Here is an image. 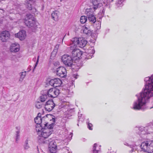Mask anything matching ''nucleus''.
I'll return each mask as SVG.
<instances>
[{
    "label": "nucleus",
    "instance_id": "obj_21",
    "mask_svg": "<svg viewBox=\"0 0 153 153\" xmlns=\"http://www.w3.org/2000/svg\"><path fill=\"white\" fill-rule=\"evenodd\" d=\"M48 144H49V148H52L53 147H56V142L54 140H52L51 139H50L48 141Z\"/></svg>",
    "mask_w": 153,
    "mask_h": 153
},
{
    "label": "nucleus",
    "instance_id": "obj_38",
    "mask_svg": "<svg viewBox=\"0 0 153 153\" xmlns=\"http://www.w3.org/2000/svg\"><path fill=\"white\" fill-rule=\"evenodd\" d=\"M4 12V11L3 9H0V13H1V14H3Z\"/></svg>",
    "mask_w": 153,
    "mask_h": 153
},
{
    "label": "nucleus",
    "instance_id": "obj_42",
    "mask_svg": "<svg viewBox=\"0 0 153 153\" xmlns=\"http://www.w3.org/2000/svg\"><path fill=\"white\" fill-rule=\"evenodd\" d=\"M27 1V3H28V2H30L31 1V0H26Z\"/></svg>",
    "mask_w": 153,
    "mask_h": 153
},
{
    "label": "nucleus",
    "instance_id": "obj_13",
    "mask_svg": "<svg viewBox=\"0 0 153 153\" xmlns=\"http://www.w3.org/2000/svg\"><path fill=\"white\" fill-rule=\"evenodd\" d=\"M62 83V81L59 78H54L51 79L49 82V84L54 87H57L60 86Z\"/></svg>",
    "mask_w": 153,
    "mask_h": 153
},
{
    "label": "nucleus",
    "instance_id": "obj_35",
    "mask_svg": "<svg viewBox=\"0 0 153 153\" xmlns=\"http://www.w3.org/2000/svg\"><path fill=\"white\" fill-rule=\"evenodd\" d=\"M87 125H88V128H89V129L90 130H92V128H91V127L92 126V124L91 123H88V124H87Z\"/></svg>",
    "mask_w": 153,
    "mask_h": 153
},
{
    "label": "nucleus",
    "instance_id": "obj_6",
    "mask_svg": "<svg viewBox=\"0 0 153 153\" xmlns=\"http://www.w3.org/2000/svg\"><path fill=\"white\" fill-rule=\"evenodd\" d=\"M62 60L63 64L65 65L70 67L73 65V59L68 54H65L62 56Z\"/></svg>",
    "mask_w": 153,
    "mask_h": 153
},
{
    "label": "nucleus",
    "instance_id": "obj_8",
    "mask_svg": "<svg viewBox=\"0 0 153 153\" xmlns=\"http://www.w3.org/2000/svg\"><path fill=\"white\" fill-rule=\"evenodd\" d=\"M92 8L87 9L85 12L87 15L88 20L90 22L92 23H94L96 21V18L94 16L93 12L91 10Z\"/></svg>",
    "mask_w": 153,
    "mask_h": 153
},
{
    "label": "nucleus",
    "instance_id": "obj_11",
    "mask_svg": "<svg viewBox=\"0 0 153 153\" xmlns=\"http://www.w3.org/2000/svg\"><path fill=\"white\" fill-rule=\"evenodd\" d=\"M10 36L8 31L6 30L3 31L0 34V39L3 42H6L9 39Z\"/></svg>",
    "mask_w": 153,
    "mask_h": 153
},
{
    "label": "nucleus",
    "instance_id": "obj_26",
    "mask_svg": "<svg viewBox=\"0 0 153 153\" xmlns=\"http://www.w3.org/2000/svg\"><path fill=\"white\" fill-rule=\"evenodd\" d=\"M47 95L46 94H42L40 96V99L41 101L42 102L45 101L47 98Z\"/></svg>",
    "mask_w": 153,
    "mask_h": 153
},
{
    "label": "nucleus",
    "instance_id": "obj_3",
    "mask_svg": "<svg viewBox=\"0 0 153 153\" xmlns=\"http://www.w3.org/2000/svg\"><path fill=\"white\" fill-rule=\"evenodd\" d=\"M25 23L26 25L32 29H35L37 27V22L35 18L30 14L26 15Z\"/></svg>",
    "mask_w": 153,
    "mask_h": 153
},
{
    "label": "nucleus",
    "instance_id": "obj_9",
    "mask_svg": "<svg viewBox=\"0 0 153 153\" xmlns=\"http://www.w3.org/2000/svg\"><path fill=\"white\" fill-rule=\"evenodd\" d=\"M144 128V131H141L140 134L145 135L146 134L152 133L153 132V123H150L148 124L147 126Z\"/></svg>",
    "mask_w": 153,
    "mask_h": 153
},
{
    "label": "nucleus",
    "instance_id": "obj_19",
    "mask_svg": "<svg viewBox=\"0 0 153 153\" xmlns=\"http://www.w3.org/2000/svg\"><path fill=\"white\" fill-rule=\"evenodd\" d=\"M38 142L39 143H48V140H47V138H45L42 136L41 135H38Z\"/></svg>",
    "mask_w": 153,
    "mask_h": 153
},
{
    "label": "nucleus",
    "instance_id": "obj_14",
    "mask_svg": "<svg viewBox=\"0 0 153 153\" xmlns=\"http://www.w3.org/2000/svg\"><path fill=\"white\" fill-rule=\"evenodd\" d=\"M48 120V117L47 116L43 117L42 119V122H41L40 125H39V128H46L49 126V125L50 124H49L47 122V120Z\"/></svg>",
    "mask_w": 153,
    "mask_h": 153
},
{
    "label": "nucleus",
    "instance_id": "obj_23",
    "mask_svg": "<svg viewBox=\"0 0 153 153\" xmlns=\"http://www.w3.org/2000/svg\"><path fill=\"white\" fill-rule=\"evenodd\" d=\"M84 33L86 35H91V31L88 27H85L83 30Z\"/></svg>",
    "mask_w": 153,
    "mask_h": 153
},
{
    "label": "nucleus",
    "instance_id": "obj_27",
    "mask_svg": "<svg viewBox=\"0 0 153 153\" xmlns=\"http://www.w3.org/2000/svg\"><path fill=\"white\" fill-rule=\"evenodd\" d=\"M97 146V144L96 143H95L94 144L93 147V153H98V152L100 151V148H97L96 147Z\"/></svg>",
    "mask_w": 153,
    "mask_h": 153
},
{
    "label": "nucleus",
    "instance_id": "obj_43",
    "mask_svg": "<svg viewBox=\"0 0 153 153\" xmlns=\"http://www.w3.org/2000/svg\"><path fill=\"white\" fill-rule=\"evenodd\" d=\"M16 129L18 130L17 131L19 130V129L18 127H16Z\"/></svg>",
    "mask_w": 153,
    "mask_h": 153
},
{
    "label": "nucleus",
    "instance_id": "obj_47",
    "mask_svg": "<svg viewBox=\"0 0 153 153\" xmlns=\"http://www.w3.org/2000/svg\"><path fill=\"white\" fill-rule=\"evenodd\" d=\"M133 150H134V149H132L131 150L133 151Z\"/></svg>",
    "mask_w": 153,
    "mask_h": 153
},
{
    "label": "nucleus",
    "instance_id": "obj_22",
    "mask_svg": "<svg viewBox=\"0 0 153 153\" xmlns=\"http://www.w3.org/2000/svg\"><path fill=\"white\" fill-rule=\"evenodd\" d=\"M58 12L56 10L53 11L51 14L52 18L56 21L58 19Z\"/></svg>",
    "mask_w": 153,
    "mask_h": 153
},
{
    "label": "nucleus",
    "instance_id": "obj_17",
    "mask_svg": "<svg viewBox=\"0 0 153 153\" xmlns=\"http://www.w3.org/2000/svg\"><path fill=\"white\" fill-rule=\"evenodd\" d=\"M19 50V45L17 43H12L10 47V50L11 52H17Z\"/></svg>",
    "mask_w": 153,
    "mask_h": 153
},
{
    "label": "nucleus",
    "instance_id": "obj_34",
    "mask_svg": "<svg viewBox=\"0 0 153 153\" xmlns=\"http://www.w3.org/2000/svg\"><path fill=\"white\" fill-rule=\"evenodd\" d=\"M26 7L29 10H31L32 9V6L30 2H28L26 4Z\"/></svg>",
    "mask_w": 153,
    "mask_h": 153
},
{
    "label": "nucleus",
    "instance_id": "obj_18",
    "mask_svg": "<svg viewBox=\"0 0 153 153\" xmlns=\"http://www.w3.org/2000/svg\"><path fill=\"white\" fill-rule=\"evenodd\" d=\"M76 46L74 45L71 44L69 47L70 52L71 53L72 56L74 58L76 56V55L77 54V53L76 52V50H79V49H77L76 48Z\"/></svg>",
    "mask_w": 153,
    "mask_h": 153
},
{
    "label": "nucleus",
    "instance_id": "obj_29",
    "mask_svg": "<svg viewBox=\"0 0 153 153\" xmlns=\"http://www.w3.org/2000/svg\"><path fill=\"white\" fill-rule=\"evenodd\" d=\"M35 107L37 108H40L43 106L42 103L39 102H36L35 105Z\"/></svg>",
    "mask_w": 153,
    "mask_h": 153
},
{
    "label": "nucleus",
    "instance_id": "obj_15",
    "mask_svg": "<svg viewBox=\"0 0 153 153\" xmlns=\"http://www.w3.org/2000/svg\"><path fill=\"white\" fill-rule=\"evenodd\" d=\"M101 1L99 0H93L92 3V5H91V7L90 8H92L94 10L97 9L98 7H101L102 5V4L100 2Z\"/></svg>",
    "mask_w": 153,
    "mask_h": 153
},
{
    "label": "nucleus",
    "instance_id": "obj_10",
    "mask_svg": "<svg viewBox=\"0 0 153 153\" xmlns=\"http://www.w3.org/2000/svg\"><path fill=\"white\" fill-rule=\"evenodd\" d=\"M56 74L57 76L61 77H65L66 76V70L63 67H59L56 69Z\"/></svg>",
    "mask_w": 153,
    "mask_h": 153
},
{
    "label": "nucleus",
    "instance_id": "obj_2",
    "mask_svg": "<svg viewBox=\"0 0 153 153\" xmlns=\"http://www.w3.org/2000/svg\"><path fill=\"white\" fill-rule=\"evenodd\" d=\"M52 119L50 120L51 121V124L49 125V126L46 128H39L36 127V129L38 135H41L45 138H47L52 133L53 131L52 129L53 125L55 122V119L54 116H52Z\"/></svg>",
    "mask_w": 153,
    "mask_h": 153
},
{
    "label": "nucleus",
    "instance_id": "obj_32",
    "mask_svg": "<svg viewBox=\"0 0 153 153\" xmlns=\"http://www.w3.org/2000/svg\"><path fill=\"white\" fill-rule=\"evenodd\" d=\"M76 52L77 53V54L76 55V56L79 58L81 56L82 54V52L79 49L76 50Z\"/></svg>",
    "mask_w": 153,
    "mask_h": 153
},
{
    "label": "nucleus",
    "instance_id": "obj_45",
    "mask_svg": "<svg viewBox=\"0 0 153 153\" xmlns=\"http://www.w3.org/2000/svg\"><path fill=\"white\" fill-rule=\"evenodd\" d=\"M80 115H81V114H80V115H79V114H78V117H80V116H81Z\"/></svg>",
    "mask_w": 153,
    "mask_h": 153
},
{
    "label": "nucleus",
    "instance_id": "obj_28",
    "mask_svg": "<svg viewBox=\"0 0 153 153\" xmlns=\"http://www.w3.org/2000/svg\"><path fill=\"white\" fill-rule=\"evenodd\" d=\"M87 20V17L85 16H82L80 19V22L81 23L83 24L85 23Z\"/></svg>",
    "mask_w": 153,
    "mask_h": 153
},
{
    "label": "nucleus",
    "instance_id": "obj_50",
    "mask_svg": "<svg viewBox=\"0 0 153 153\" xmlns=\"http://www.w3.org/2000/svg\"><path fill=\"white\" fill-rule=\"evenodd\" d=\"M60 0L61 1H62V0Z\"/></svg>",
    "mask_w": 153,
    "mask_h": 153
},
{
    "label": "nucleus",
    "instance_id": "obj_41",
    "mask_svg": "<svg viewBox=\"0 0 153 153\" xmlns=\"http://www.w3.org/2000/svg\"><path fill=\"white\" fill-rule=\"evenodd\" d=\"M120 0V2H121V4H122V3L123 2V1L125 0Z\"/></svg>",
    "mask_w": 153,
    "mask_h": 153
},
{
    "label": "nucleus",
    "instance_id": "obj_33",
    "mask_svg": "<svg viewBox=\"0 0 153 153\" xmlns=\"http://www.w3.org/2000/svg\"><path fill=\"white\" fill-rule=\"evenodd\" d=\"M49 151L51 153H55L56 152V147L50 148L48 147Z\"/></svg>",
    "mask_w": 153,
    "mask_h": 153
},
{
    "label": "nucleus",
    "instance_id": "obj_25",
    "mask_svg": "<svg viewBox=\"0 0 153 153\" xmlns=\"http://www.w3.org/2000/svg\"><path fill=\"white\" fill-rule=\"evenodd\" d=\"M26 71H25L19 73V75L20 76V78L19 79V81H22L23 80L26 76Z\"/></svg>",
    "mask_w": 153,
    "mask_h": 153
},
{
    "label": "nucleus",
    "instance_id": "obj_37",
    "mask_svg": "<svg viewBox=\"0 0 153 153\" xmlns=\"http://www.w3.org/2000/svg\"><path fill=\"white\" fill-rule=\"evenodd\" d=\"M117 6L119 7H121L123 6V4H121V2H120V0H119L118 1V2L117 4Z\"/></svg>",
    "mask_w": 153,
    "mask_h": 153
},
{
    "label": "nucleus",
    "instance_id": "obj_36",
    "mask_svg": "<svg viewBox=\"0 0 153 153\" xmlns=\"http://www.w3.org/2000/svg\"><path fill=\"white\" fill-rule=\"evenodd\" d=\"M39 56H38V58H37V59L36 61V63L35 64V66L33 69V71L36 68V66H37V65H38V62H39Z\"/></svg>",
    "mask_w": 153,
    "mask_h": 153
},
{
    "label": "nucleus",
    "instance_id": "obj_1",
    "mask_svg": "<svg viewBox=\"0 0 153 153\" xmlns=\"http://www.w3.org/2000/svg\"><path fill=\"white\" fill-rule=\"evenodd\" d=\"M146 82L145 88L137 97V100L134 103L133 108L134 110H140L145 105L148 100L153 96V75L151 77L145 78Z\"/></svg>",
    "mask_w": 153,
    "mask_h": 153
},
{
    "label": "nucleus",
    "instance_id": "obj_20",
    "mask_svg": "<svg viewBox=\"0 0 153 153\" xmlns=\"http://www.w3.org/2000/svg\"><path fill=\"white\" fill-rule=\"evenodd\" d=\"M42 118L41 114L40 113H38L37 116L34 119L35 122L37 125L36 126H38L40 125V122H42Z\"/></svg>",
    "mask_w": 153,
    "mask_h": 153
},
{
    "label": "nucleus",
    "instance_id": "obj_24",
    "mask_svg": "<svg viewBox=\"0 0 153 153\" xmlns=\"http://www.w3.org/2000/svg\"><path fill=\"white\" fill-rule=\"evenodd\" d=\"M59 45L57 44L55 47L54 48L53 51L51 53V55L55 56L58 50L59 47Z\"/></svg>",
    "mask_w": 153,
    "mask_h": 153
},
{
    "label": "nucleus",
    "instance_id": "obj_44",
    "mask_svg": "<svg viewBox=\"0 0 153 153\" xmlns=\"http://www.w3.org/2000/svg\"><path fill=\"white\" fill-rule=\"evenodd\" d=\"M80 115H81V114H80V115H79V114H78V117H80V116H81Z\"/></svg>",
    "mask_w": 153,
    "mask_h": 153
},
{
    "label": "nucleus",
    "instance_id": "obj_7",
    "mask_svg": "<svg viewBox=\"0 0 153 153\" xmlns=\"http://www.w3.org/2000/svg\"><path fill=\"white\" fill-rule=\"evenodd\" d=\"M48 96L51 98L56 97L59 93V90L55 88H52L49 89L46 92Z\"/></svg>",
    "mask_w": 153,
    "mask_h": 153
},
{
    "label": "nucleus",
    "instance_id": "obj_40",
    "mask_svg": "<svg viewBox=\"0 0 153 153\" xmlns=\"http://www.w3.org/2000/svg\"><path fill=\"white\" fill-rule=\"evenodd\" d=\"M124 145H126V146H129L128 145V143H126V142H125L124 143Z\"/></svg>",
    "mask_w": 153,
    "mask_h": 153
},
{
    "label": "nucleus",
    "instance_id": "obj_4",
    "mask_svg": "<svg viewBox=\"0 0 153 153\" xmlns=\"http://www.w3.org/2000/svg\"><path fill=\"white\" fill-rule=\"evenodd\" d=\"M140 147L143 151L147 152H153V141H147L142 143Z\"/></svg>",
    "mask_w": 153,
    "mask_h": 153
},
{
    "label": "nucleus",
    "instance_id": "obj_39",
    "mask_svg": "<svg viewBox=\"0 0 153 153\" xmlns=\"http://www.w3.org/2000/svg\"><path fill=\"white\" fill-rule=\"evenodd\" d=\"M73 76L76 79L77 78V77H76L77 75H76V74H74L73 75Z\"/></svg>",
    "mask_w": 153,
    "mask_h": 153
},
{
    "label": "nucleus",
    "instance_id": "obj_16",
    "mask_svg": "<svg viewBox=\"0 0 153 153\" xmlns=\"http://www.w3.org/2000/svg\"><path fill=\"white\" fill-rule=\"evenodd\" d=\"M15 36L21 40H23L26 36V31L24 30H21L15 34Z\"/></svg>",
    "mask_w": 153,
    "mask_h": 153
},
{
    "label": "nucleus",
    "instance_id": "obj_31",
    "mask_svg": "<svg viewBox=\"0 0 153 153\" xmlns=\"http://www.w3.org/2000/svg\"><path fill=\"white\" fill-rule=\"evenodd\" d=\"M24 147L25 149H27L29 148L30 147L28 144V140H26L25 141Z\"/></svg>",
    "mask_w": 153,
    "mask_h": 153
},
{
    "label": "nucleus",
    "instance_id": "obj_5",
    "mask_svg": "<svg viewBox=\"0 0 153 153\" xmlns=\"http://www.w3.org/2000/svg\"><path fill=\"white\" fill-rule=\"evenodd\" d=\"M72 44L77 45L81 48L84 47L87 43V41L83 38H75L72 39Z\"/></svg>",
    "mask_w": 153,
    "mask_h": 153
},
{
    "label": "nucleus",
    "instance_id": "obj_49",
    "mask_svg": "<svg viewBox=\"0 0 153 153\" xmlns=\"http://www.w3.org/2000/svg\"><path fill=\"white\" fill-rule=\"evenodd\" d=\"M65 36H64V38H64ZM63 39H64V38H63V39H62V40H63Z\"/></svg>",
    "mask_w": 153,
    "mask_h": 153
},
{
    "label": "nucleus",
    "instance_id": "obj_48",
    "mask_svg": "<svg viewBox=\"0 0 153 153\" xmlns=\"http://www.w3.org/2000/svg\"><path fill=\"white\" fill-rule=\"evenodd\" d=\"M98 24H99V25H100V23H99V22H98Z\"/></svg>",
    "mask_w": 153,
    "mask_h": 153
},
{
    "label": "nucleus",
    "instance_id": "obj_30",
    "mask_svg": "<svg viewBox=\"0 0 153 153\" xmlns=\"http://www.w3.org/2000/svg\"><path fill=\"white\" fill-rule=\"evenodd\" d=\"M16 143H17L20 137V131L19 130L16 132Z\"/></svg>",
    "mask_w": 153,
    "mask_h": 153
},
{
    "label": "nucleus",
    "instance_id": "obj_12",
    "mask_svg": "<svg viewBox=\"0 0 153 153\" xmlns=\"http://www.w3.org/2000/svg\"><path fill=\"white\" fill-rule=\"evenodd\" d=\"M55 106V104L52 100H49L46 102L45 105V108L46 111H50L53 110Z\"/></svg>",
    "mask_w": 153,
    "mask_h": 153
},
{
    "label": "nucleus",
    "instance_id": "obj_46",
    "mask_svg": "<svg viewBox=\"0 0 153 153\" xmlns=\"http://www.w3.org/2000/svg\"><path fill=\"white\" fill-rule=\"evenodd\" d=\"M1 78V75L0 74V79Z\"/></svg>",
    "mask_w": 153,
    "mask_h": 153
}]
</instances>
